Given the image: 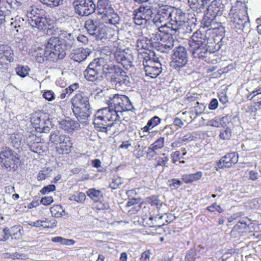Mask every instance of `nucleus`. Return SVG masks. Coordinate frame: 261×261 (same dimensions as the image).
I'll list each match as a JSON object with an SVG mask.
<instances>
[{
	"label": "nucleus",
	"mask_w": 261,
	"mask_h": 261,
	"mask_svg": "<svg viewBox=\"0 0 261 261\" xmlns=\"http://www.w3.org/2000/svg\"><path fill=\"white\" fill-rule=\"evenodd\" d=\"M94 117L93 123L99 132L107 133L116 125L122 123L121 116L109 106L97 110Z\"/></svg>",
	"instance_id": "f257e3e1"
},
{
	"label": "nucleus",
	"mask_w": 261,
	"mask_h": 261,
	"mask_svg": "<svg viewBox=\"0 0 261 261\" xmlns=\"http://www.w3.org/2000/svg\"><path fill=\"white\" fill-rule=\"evenodd\" d=\"M228 17L232 27L236 30L244 31L249 29L250 24L245 3L237 1L232 6Z\"/></svg>",
	"instance_id": "f03ea898"
},
{
	"label": "nucleus",
	"mask_w": 261,
	"mask_h": 261,
	"mask_svg": "<svg viewBox=\"0 0 261 261\" xmlns=\"http://www.w3.org/2000/svg\"><path fill=\"white\" fill-rule=\"evenodd\" d=\"M71 103L72 112L78 121L81 123H86L92 111L89 96L83 92H79L72 97Z\"/></svg>",
	"instance_id": "7ed1b4c3"
},
{
	"label": "nucleus",
	"mask_w": 261,
	"mask_h": 261,
	"mask_svg": "<svg viewBox=\"0 0 261 261\" xmlns=\"http://www.w3.org/2000/svg\"><path fill=\"white\" fill-rule=\"evenodd\" d=\"M188 24L186 14L180 9L175 8L170 21L164 25L171 30V35H179L192 31L191 28H188Z\"/></svg>",
	"instance_id": "20e7f679"
},
{
	"label": "nucleus",
	"mask_w": 261,
	"mask_h": 261,
	"mask_svg": "<svg viewBox=\"0 0 261 261\" xmlns=\"http://www.w3.org/2000/svg\"><path fill=\"white\" fill-rule=\"evenodd\" d=\"M65 50L58 37H51L46 44L44 57L51 61L63 59L66 55Z\"/></svg>",
	"instance_id": "39448f33"
},
{
	"label": "nucleus",
	"mask_w": 261,
	"mask_h": 261,
	"mask_svg": "<svg viewBox=\"0 0 261 261\" xmlns=\"http://www.w3.org/2000/svg\"><path fill=\"white\" fill-rule=\"evenodd\" d=\"M108 105L112 107L121 116L123 112L128 111L133 109L129 98L125 95L114 94L109 98Z\"/></svg>",
	"instance_id": "423d86ee"
},
{
	"label": "nucleus",
	"mask_w": 261,
	"mask_h": 261,
	"mask_svg": "<svg viewBox=\"0 0 261 261\" xmlns=\"http://www.w3.org/2000/svg\"><path fill=\"white\" fill-rule=\"evenodd\" d=\"M188 62V54L187 49L181 45L175 47L171 56L170 66L179 71L187 65Z\"/></svg>",
	"instance_id": "0eeeda50"
},
{
	"label": "nucleus",
	"mask_w": 261,
	"mask_h": 261,
	"mask_svg": "<svg viewBox=\"0 0 261 261\" xmlns=\"http://www.w3.org/2000/svg\"><path fill=\"white\" fill-rule=\"evenodd\" d=\"M0 160L4 167L9 170L14 169L19 162V155L10 147L4 146L0 151Z\"/></svg>",
	"instance_id": "6e6552de"
},
{
	"label": "nucleus",
	"mask_w": 261,
	"mask_h": 261,
	"mask_svg": "<svg viewBox=\"0 0 261 261\" xmlns=\"http://www.w3.org/2000/svg\"><path fill=\"white\" fill-rule=\"evenodd\" d=\"M175 8L169 5L160 6L153 17V23L160 28H166L164 24L169 22Z\"/></svg>",
	"instance_id": "1a4fd4ad"
},
{
	"label": "nucleus",
	"mask_w": 261,
	"mask_h": 261,
	"mask_svg": "<svg viewBox=\"0 0 261 261\" xmlns=\"http://www.w3.org/2000/svg\"><path fill=\"white\" fill-rule=\"evenodd\" d=\"M72 5L75 12L82 16H88L96 10V5L93 0H74Z\"/></svg>",
	"instance_id": "9d476101"
},
{
	"label": "nucleus",
	"mask_w": 261,
	"mask_h": 261,
	"mask_svg": "<svg viewBox=\"0 0 261 261\" xmlns=\"http://www.w3.org/2000/svg\"><path fill=\"white\" fill-rule=\"evenodd\" d=\"M32 124L35 129L40 133H48L50 130L51 122L48 119L42 117L40 113H36L31 118Z\"/></svg>",
	"instance_id": "9b49d317"
},
{
	"label": "nucleus",
	"mask_w": 261,
	"mask_h": 261,
	"mask_svg": "<svg viewBox=\"0 0 261 261\" xmlns=\"http://www.w3.org/2000/svg\"><path fill=\"white\" fill-rule=\"evenodd\" d=\"M114 57L117 62L121 64L127 70L133 66V56L131 54H127L123 50H117L115 53Z\"/></svg>",
	"instance_id": "f8f14e48"
},
{
	"label": "nucleus",
	"mask_w": 261,
	"mask_h": 261,
	"mask_svg": "<svg viewBox=\"0 0 261 261\" xmlns=\"http://www.w3.org/2000/svg\"><path fill=\"white\" fill-rule=\"evenodd\" d=\"M190 50L194 58L205 60L206 58L211 53H214L210 49V46L206 45H190Z\"/></svg>",
	"instance_id": "ddd939ff"
},
{
	"label": "nucleus",
	"mask_w": 261,
	"mask_h": 261,
	"mask_svg": "<svg viewBox=\"0 0 261 261\" xmlns=\"http://www.w3.org/2000/svg\"><path fill=\"white\" fill-rule=\"evenodd\" d=\"M14 61L13 51L11 47L7 45L0 44V64H6L7 62Z\"/></svg>",
	"instance_id": "4468645a"
},
{
	"label": "nucleus",
	"mask_w": 261,
	"mask_h": 261,
	"mask_svg": "<svg viewBox=\"0 0 261 261\" xmlns=\"http://www.w3.org/2000/svg\"><path fill=\"white\" fill-rule=\"evenodd\" d=\"M91 53L90 49L80 47L72 49L69 54V58L73 61L80 63L85 60Z\"/></svg>",
	"instance_id": "2eb2a0df"
},
{
	"label": "nucleus",
	"mask_w": 261,
	"mask_h": 261,
	"mask_svg": "<svg viewBox=\"0 0 261 261\" xmlns=\"http://www.w3.org/2000/svg\"><path fill=\"white\" fill-rule=\"evenodd\" d=\"M174 40L172 37L161 38L160 42H152L153 47L162 53H168L174 46Z\"/></svg>",
	"instance_id": "dca6fc26"
},
{
	"label": "nucleus",
	"mask_w": 261,
	"mask_h": 261,
	"mask_svg": "<svg viewBox=\"0 0 261 261\" xmlns=\"http://www.w3.org/2000/svg\"><path fill=\"white\" fill-rule=\"evenodd\" d=\"M238 162V155L235 152L227 153L222 157L217 163V167L221 169L224 167L229 168Z\"/></svg>",
	"instance_id": "f3484780"
},
{
	"label": "nucleus",
	"mask_w": 261,
	"mask_h": 261,
	"mask_svg": "<svg viewBox=\"0 0 261 261\" xmlns=\"http://www.w3.org/2000/svg\"><path fill=\"white\" fill-rule=\"evenodd\" d=\"M144 70L147 76L151 78L157 77L162 71V65L160 63L150 62L149 64H144Z\"/></svg>",
	"instance_id": "a211bd4d"
},
{
	"label": "nucleus",
	"mask_w": 261,
	"mask_h": 261,
	"mask_svg": "<svg viewBox=\"0 0 261 261\" xmlns=\"http://www.w3.org/2000/svg\"><path fill=\"white\" fill-rule=\"evenodd\" d=\"M107 68L104 73L105 76L112 84L116 81V79L123 70L118 66L112 64H109V66H107Z\"/></svg>",
	"instance_id": "6ab92c4d"
},
{
	"label": "nucleus",
	"mask_w": 261,
	"mask_h": 261,
	"mask_svg": "<svg viewBox=\"0 0 261 261\" xmlns=\"http://www.w3.org/2000/svg\"><path fill=\"white\" fill-rule=\"evenodd\" d=\"M51 30L52 34L54 35L61 36L65 38L64 47L70 48L74 45L75 40L71 33H67L57 28H53Z\"/></svg>",
	"instance_id": "aec40b11"
},
{
	"label": "nucleus",
	"mask_w": 261,
	"mask_h": 261,
	"mask_svg": "<svg viewBox=\"0 0 261 261\" xmlns=\"http://www.w3.org/2000/svg\"><path fill=\"white\" fill-rule=\"evenodd\" d=\"M101 19L103 23L117 26L119 24L120 18L118 14L113 9L112 11L106 12L101 15Z\"/></svg>",
	"instance_id": "412c9836"
},
{
	"label": "nucleus",
	"mask_w": 261,
	"mask_h": 261,
	"mask_svg": "<svg viewBox=\"0 0 261 261\" xmlns=\"http://www.w3.org/2000/svg\"><path fill=\"white\" fill-rule=\"evenodd\" d=\"M223 10V6L221 0L213 1L207 8L208 15L213 17L221 15Z\"/></svg>",
	"instance_id": "4be33fe9"
},
{
	"label": "nucleus",
	"mask_w": 261,
	"mask_h": 261,
	"mask_svg": "<svg viewBox=\"0 0 261 261\" xmlns=\"http://www.w3.org/2000/svg\"><path fill=\"white\" fill-rule=\"evenodd\" d=\"M207 43V38L204 33H202L200 30L196 31L189 41V45H206Z\"/></svg>",
	"instance_id": "5701e85b"
},
{
	"label": "nucleus",
	"mask_w": 261,
	"mask_h": 261,
	"mask_svg": "<svg viewBox=\"0 0 261 261\" xmlns=\"http://www.w3.org/2000/svg\"><path fill=\"white\" fill-rule=\"evenodd\" d=\"M24 23V19L20 16H16L11 18L10 23V30L12 34L16 35L18 34H21L23 31L22 27Z\"/></svg>",
	"instance_id": "b1692460"
},
{
	"label": "nucleus",
	"mask_w": 261,
	"mask_h": 261,
	"mask_svg": "<svg viewBox=\"0 0 261 261\" xmlns=\"http://www.w3.org/2000/svg\"><path fill=\"white\" fill-rule=\"evenodd\" d=\"M211 0H188L191 9L197 14L201 13L205 6Z\"/></svg>",
	"instance_id": "393cba45"
},
{
	"label": "nucleus",
	"mask_w": 261,
	"mask_h": 261,
	"mask_svg": "<svg viewBox=\"0 0 261 261\" xmlns=\"http://www.w3.org/2000/svg\"><path fill=\"white\" fill-rule=\"evenodd\" d=\"M29 24L33 27L42 30L45 28L47 24L46 18L34 16L28 19Z\"/></svg>",
	"instance_id": "a878e982"
},
{
	"label": "nucleus",
	"mask_w": 261,
	"mask_h": 261,
	"mask_svg": "<svg viewBox=\"0 0 261 261\" xmlns=\"http://www.w3.org/2000/svg\"><path fill=\"white\" fill-rule=\"evenodd\" d=\"M109 65V64L107 63L106 60L103 58H96L89 64L90 67H92L100 73L102 71L103 74L105 72V70L107 69V66H108Z\"/></svg>",
	"instance_id": "bb28decb"
},
{
	"label": "nucleus",
	"mask_w": 261,
	"mask_h": 261,
	"mask_svg": "<svg viewBox=\"0 0 261 261\" xmlns=\"http://www.w3.org/2000/svg\"><path fill=\"white\" fill-rule=\"evenodd\" d=\"M113 8L109 0H98L96 6L95 12L97 14L102 15V14L108 12L112 11Z\"/></svg>",
	"instance_id": "cd10ccee"
},
{
	"label": "nucleus",
	"mask_w": 261,
	"mask_h": 261,
	"mask_svg": "<svg viewBox=\"0 0 261 261\" xmlns=\"http://www.w3.org/2000/svg\"><path fill=\"white\" fill-rule=\"evenodd\" d=\"M91 35L97 40H106L108 38L107 28L103 23L99 24Z\"/></svg>",
	"instance_id": "c85d7f7f"
},
{
	"label": "nucleus",
	"mask_w": 261,
	"mask_h": 261,
	"mask_svg": "<svg viewBox=\"0 0 261 261\" xmlns=\"http://www.w3.org/2000/svg\"><path fill=\"white\" fill-rule=\"evenodd\" d=\"M130 78L126 75V72L124 70L116 79V81H114L113 83L116 86H121L123 88L130 86Z\"/></svg>",
	"instance_id": "c756f323"
},
{
	"label": "nucleus",
	"mask_w": 261,
	"mask_h": 261,
	"mask_svg": "<svg viewBox=\"0 0 261 261\" xmlns=\"http://www.w3.org/2000/svg\"><path fill=\"white\" fill-rule=\"evenodd\" d=\"M59 125L61 128L69 132H71L80 126L77 122L70 119L61 121Z\"/></svg>",
	"instance_id": "7c9ffc66"
},
{
	"label": "nucleus",
	"mask_w": 261,
	"mask_h": 261,
	"mask_svg": "<svg viewBox=\"0 0 261 261\" xmlns=\"http://www.w3.org/2000/svg\"><path fill=\"white\" fill-rule=\"evenodd\" d=\"M100 73L88 65L85 70L84 74L86 79L89 81L95 82L99 79Z\"/></svg>",
	"instance_id": "2f4dec72"
},
{
	"label": "nucleus",
	"mask_w": 261,
	"mask_h": 261,
	"mask_svg": "<svg viewBox=\"0 0 261 261\" xmlns=\"http://www.w3.org/2000/svg\"><path fill=\"white\" fill-rule=\"evenodd\" d=\"M23 135L20 133H14L10 135L9 141L11 146L15 149H19L21 144Z\"/></svg>",
	"instance_id": "473e14b6"
},
{
	"label": "nucleus",
	"mask_w": 261,
	"mask_h": 261,
	"mask_svg": "<svg viewBox=\"0 0 261 261\" xmlns=\"http://www.w3.org/2000/svg\"><path fill=\"white\" fill-rule=\"evenodd\" d=\"M163 218V216H159L157 215L155 216H150L148 219L147 224L150 227H161L165 225V223L161 222Z\"/></svg>",
	"instance_id": "72a5a7b5"
},
{
	"label": "nucleus",
	"mask_w": 261,
	"mask_h": 261,
	"mask_svg": "<svg viewBox=\"0 0 261 261\" xmlns=\"http://www.w3.org/2000/svg\"><path fill=\"white\" fill-rule=\"evenodd\" d=\"M252 224V220L247 217L239 219L238 223L233 226V229L239 230L249 227Z\"/></svg>",
	"instance_id": "f704fd0d"
},
{
	"label": "nucleus",
	"mask_w": 261,
	"mask_h": 261,
	"mask_svg": "<svg viewBox=\"0 0 261 261\" xmlns=\"http://www.w3.org/2000/svg\"><path fill=\"white\" fill-rule=\"evenodd\" d=\"M138 12L143 16L145 20H148L153 16L154 13L152 9L148 6H140L138 9Z\"/></svg>",
	"instance_id": "c9c22d12"
},
{
	"label": "nucleus",
	"mask_w": 261,
	"mask_h": 261,
	"mask_svg": "<svg viewBox=\"0 0 261 261\" xmlns=\"http://www.w3.org/2000/svg\"><path fill=\"white\" fill-rule=\"evenodd\" d=\"M202 175V172L198 171L194 174L184 175L182 176V179L186 183H191L200 179Z\"/></svg>",
	"instance_id": "e433bc0d"
},
{
	"label": "nucleus",
	"mask_w": 261,
	"mask_h": 261,
	"mask_svg": "<svg viewBox=\"0 0 261 261\" xmlns=\"http://www.w3.org/2000/svg\"><path fill=\"white\" fill-rule=\"evenodd\" d=\"M86 193L87 195L95 202L100 201L103 197L101 192L95 189H90Z\"/></svg>",
	"instance_id": "4c0bfd02"
},
{
	"label": "nucleus",
	"mask_w": 261,
	"mask_h": 261,
	"mask_svg": "<svg viewBox=\"0 0 261 261\" xmlns=\"http://www.w3.org/2000/svg\"><path fill=\"white\" fill-rule=\"evenodd\" d=\"M3 257L12 259H27L29 258L28 255L18 252L5 253L3 254Z\"/></svg>",
	"instance_id": "58836bf2"
},
{
	"label": "nucleus",
	"mask_w": 261,
	"mask_h": 261,
	"mask_svg": "<svg viewBox=\"0 0 261 261\" xmlns=\"http://www.w3.org/2000/svg\"><path fill=\"white\" fill-rule=\"evenodd\" d=\"M216 17H213L212 16H210L207 14V13L204 16L202 20L201 23L203 25L204 28H211L214 29L213 25L215 24L216 22Z\"/></svg>",
	"instance_id": "ea45409f"
},
{
	"label": "nucleus",
	"mask_w": 261,
	"mask_h": 261,
	"mask_svg": "<svg viewBox=\"0 0 261 261\" xmlns=\"http://www.w3.org/2000/svg\"><path fill=\"white\" fill-rule=\"evenodd\" d=\"M84 27L89 34L91 35L98 27V25L97 24V21L89 19L85 21Z\"/></svg>",
	"instance_id": "a19ab883"
},
{
	"label": "nucleus",
	"mask_w": 261,
	"mask_h": 261,
	"mask_svg": "<svg viewBox=\"0 0 261 261\" xmlns=\"http://www.w3.org/2000/svg\"><path fill=\"white\" fill-rule=\"evenodd\" d=\"M147 202L154 207H155L158 211L161 209L163 206V202L158 198L157 196H152L147 198Z\"/></svg>",
	"instance_id": "79ce46f5"
},
{
	"label": "nucleus",
	"mask_w": 261,
	"mask_h": 261,
	"mask_svg": "<svg viewBox=\"0 0 261 261\" xmlns=\"http://www.w3.org/2000/svg\"><path fill=\"white\" fill-rule=\"evenodd\" d=\"M51 241L64 245H72L75 243V241L72 239H66L61 237H54L51 239Z\"/></svg>",
	"instance_id": "37998d69"
},
{
	"label": "nucleus",
	"mask_w": 261,
	"mask_h": 261,
	"mask_svg": "<svg viewBox=\"0 0 261 261\" xmlns=\"http://www.w3.org/2000/svg\"><path fill=\"white\" fill-rule=\"evenodd\" d=\"M71 147L72 143L70 141V138L64 135L61 145V149L63 151H64L65 153H68Z\"/></svg>",
	"instance_id": "c03bdc74"
},
{
	"label": "nucleus",
	"mask_w": 261,
	"mask_h": 261,
	"mask_svg": "<svg viewBox=\"0 0 261 261\" xmlns=\"http://www.w3.org/2000/svg\"><path fill=\"white\" fill-rule=\"evenodd\" d=\"M11 237L19 238L22 235L23 228L20 225H14L11 227Z\"/></svg>",
	"instance_id": "a18cd8bd"
},
{
	"label": "nucleus",
	"mask_w": 261,
	"mask_h": 261,
	"mask_svg": "<svg viewBox=\"0 0 261 261\" xmlns=\"http://www.w3.org/2000/svg\"><path fill=\"white\" fill-rule=\"evenodd\" d=\"M29 68L26 66L18 65L15 68V71L17 75L21 77H24L29 74Z\"/></svg>",
	"instance_id": "49530a36"
},
{
	"label": "nucleus",
	"mask_w": 261,
	"mask_h": 261,
	"mask_svg": "<svg viewBox=\"0 0 261 261\" xmlns=\"http://www.w3.org/2000/svg\"><path fill=\"white\" fill-rule=\"evenodd\" d=\"M226 117H223L214 120H212L209 122V125L212 126L219 127H224L226 125L224 120Z\"/></svg>",
	"instance_id": "de8ad7c7"
},
{
	"label": "nucleus",
	"mask_w": 261,
	"mask_h": 261,
	"mask_svg": "<svg viewBox=\"0 0 261 261\" xmlns=\"http://www.w3.org/2000/svg\"><path fill=\"white\" fill-rule=\"evenodd\" d=\"M50 210L52 216L57 218L61 217L62 216V213L64 212L62 206L59 205L53 206L50 207Z\"/></svg>",
	"instance_id": "09e8293b"
},
{
	"label": "nucleus",
	"mask_w": 261,
	"mask_h": 261,
	"mask_svg": "<svg viewBox=\"0 0 261 261\" xmlns=\"http://www.w3.org/2000/svg\"><path fill=\"white\" fill-rule=\"evenodd\" d=\"M232 130L229 127H227L225 129H221L219 137L221 139L226 140H229L231 137Z\"/></svg>",
	"instance_id": "8fccbe9b"
},
{
	"label": "nucleus",
	"mask_w": 261,
	"mask_h": 261,
	"mask_svg": "<svg viewBox=\"0 0 261 261\" xmlns=\"http://www.w3.org/2000/svg\"><path fill=\"white\" fill-rule=\"evenodd\" d=\"M86 198L85 194L83 192H79L69 196V199L71 201H75L77 202H83Z\"/></svg>",
	"instance_id": "3c124183"
},
{
	"label": "nucleus",
	"mask_w": 261,
	"mask_h": 261,
	"mask_svg": "<svg viewBox=\"0 0 261 261\" xmlns=\"http://www.w3.org/2000/svg\"><path fill=\"white\" fill-rule=\"evenodd\" d=\"M123 183V180L120 177L116 176L113 179L112 181L110 184V187L113 190L120 188Z\"/></svg>",
	"instance_id": "603ef678"
},
{
	"label": "nucleus",
	"mask_w": 261,
	"mask_h": 261,
	"mask_svg": "<svg viewBox=\"0 0 261 261\" xmlns=\"http://www.w3.org/2000/svg\"><path fill=\"white\" fill-rule=\"evenodd\" d=\"M198 257L196 249H192L187 252L185 256V261H195Z\"/></svg>",
	"instance_id": "864d4df0"
},
{
	"label": "nucleus",
	"mask_w": 261,
	"mask_h": 261,
	"mask_svg": "<svg viewBox=\"0 0 261 261\" xmlns=\"http://www.w3.org/2000/svg\"><path fill=\"white\" fill-rule=\"evenodd\" d=\"M30 150L32 152L40 154L43 152L42 147L41 145L38 142H34L30 146Z\"/></svg>",
	"instance_id": "5fc2aeb1"
},
{
	"label": "nucleus",
	"mask_w": 261,
	"mask_h": 261,
	"mask_svg": "<svg viewBox=\"0 0 261 261\" xmlns=\"http://www.w3.org/2000/svg\"><path fill=\"white\" fill-rule=\"evenodd\" d=\"M60 135L59 132H51L50 135V142L55 144H58Z\"/></svg>",
	"instance_id": "6e6d98bb"
},
{
	"label": "nucleus",
	"mask_w": 261,
	"mask_h": 261,
	"mask_svg": "<svg viewBox=\"0 0 261 261\" xmlns=\"http://www.w3.org/2000/svg\"><path fill=\"white\" fill-rule=\"evenodd\" d=\"M40 1L50 7H54L59 6L62 0H40Z\"/></svg>",
	"instance_id": "4d7b16f0"
},
{
	"label": "nucleus",
	"mask_w": 261,
	"mask_h": 261,
	"mask_svg": "<svg viewBox=\"0 0 261 261\" xmlns=\"http://www.w3.org/2000/svg\"><path fill=\"white\" fill-rule=\"evenodd\" d=\"M51 170H48V169H43L39 171L37 176V179L39 180H42L45 179L46 178L49 176V172Z\"/></svg>",
	"instance_id": "13d9d810"
},
{
	"label": "nucleus",
	"mask_w": 261,
	"mask_h": 261,
	"mask_svg": "<svg viewBox=\"0 0 261 261\" xmlns=\"http://www.w3.org/2000/svg\"><path fill=\"white\" fill-rule=\"evenodd\" d=\"M161 119L158 116H154L151 118L147 122L148 126L153 128L160 123Z\"/></svg>",
	"instance_id": "bf43d9fd"
},
{
	"label": "nucleus",
	"mask_w": 261,
	"mask_h": 261,
	"mask_svg": "<svg viewBox=\"0 0 261 261\" xmlns=\"http://www.w3.org/2000/svg\"><path fill=\"white\" fill-rule=\"evenodd\" d=\"M181 185V181L176 179H172L169 181L168 186L172 189H177Z\"/></svg>",
	"instance_id": "052dcab7"
},
{
	"label": "nucleus",
	"mask_w": 261,
	"mask_h": 261,
	"mask_svg": "<svg viewBox=\"0 0 261 261\" xmlns=\"http://www.w3.org/2000/svg\"><path fill=\"white\" fill-rule=\"evenodd\" d=\"M42 96L43 98L48 101H52L55 98V94L51 90L45 91Z\"/></svg>",
	"instance_id": "680f3d73"
},
{
	"label": "nucleus",
	"mask_w": 261,
	"mask_h": 261,
	"mask_svg": "<svg viewBox=\"0 0 261 261\" xmlns=\"http://www.w3.org/2000/svg\"><path fill=\"white\" fill-rule=\"evenodd\" d=\"M146 20L140 14H136L134 17V23L138 25L143 24L144 21H146Z\"/></svg>",
	"instance_id": "e2e57ef3"
},
{
	"label": "nucleus",
	"mask_w": 261,
	"mask_h": 261,
	"mask_svg": "<svg viewBox=\"0 0 261 261\" xmlns=\"http://www.w3.org/2000/svg\"><path fill=\"white\" fill-rule=\"evenodd\" d=\"M155 54L153 52H151L150 51L149 54H145L144 57H143V60L142 61L143 66L144 67V64L146 62V64H149L150 62H153L151 60V56H154Z\"/></svg>",
	"instance_id": "0e129e2a"
},
{
	"label": "nucleus",
	"mask_w": 261,
	"mask_h": 261,
	"mask_svg": "<svg viewBox=\"0 0 261 261\" xmlns=\"http://www.w3.org/2000/svg\"><path fill=\"white\" fill-rule=\"evenodd\" d=\"M55 190L56 187L54 185H49L43 187L40 192L42 194H44L46 193L54 191Z\"/></svg>",
	"instance_id": "69168bd1"
},
{
	"label": "nucleus",
	"mask_w": 261,
	"mask_h": 261,
	"mask_svg": "<svg viewBox=\"0 0 261 261\" xmlns=\"http://www.w3.org/2000/svg\"><path fill=\"white\" fill-rule=\"evenodd\" d=\"M53 198L51 196H45L42 198L40 203L45 205H48L53 202Z\"/></svg>",
	"instance_id": "338daca9"
},
{
	"label": "nucleus",
	"mask_w": 261,
	"mask_h": 261,
	"mask_svg": "<svg viewBox=\"0 0 261 261\" xmlns=\"http://www.w3.org/2000/svg\"><path fill=\"white\" fill-rule=\"evenodd\" d=\"M79 87V84L75 83L71 85L69 87H67L65 91L68 95H70L74 90H75Z\"/></svg>",
	"instance_id": "774afa93"
}]
</instances>
